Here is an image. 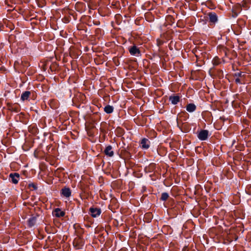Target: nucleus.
Instances as JSON below:
<instances>
[{
	"instance_id": "obj_1",
	"label": "nucleus",
	"mask_w": 251,
	"mask_h": 251,
	"mask_svg": "<svg viewBox=\"0 0 251 251\" xmlns=\"http://www.w3.org/2000/svg\"><path fill=\"white\" fill-rule=\"evenodd\" d=\"M128 50L131 55L138 57L141 55V51L139 48H138L135 45L129 48Z\"/></svg>"
},
{
	"instance_id": "obj_2",
	"label": "nucleus",
	"mask_w": 251,
	"mask_h": 251,
	"mask_svg": "<svg viewBox=\"0 0 251 251\" xmlns=\"http://www.w3.org/2000/svg\"><path fill=\"white\" fill-rule=\"evenodd\" d=\"M9 178L13 183L16 184L20 180V175L17 173H11L9 175Z\"/></svg>"
},
{
	"instance_id": "obj_3",
	"label": "nucleus",
	"mask_w": 251,
	"mask_h": 251,
	"mask_svg": "<svg viewBox=\"0 0 251 251\" xmlns=\"http://www.w3.org/2000/svg\"><path fill=\"white\" fill-rule=\"evenodd\" d=\"M89 211L91 215L94 218H96L100 216L101 212L100 208L94 207L90 208Z\"/></svg>"
},
{
	"instance_id": "obj_4",
	"label": "nucleus",
	"mask_w": 251,
	"mask_h": 251,
	"mask_svg": "<svg viewBox=\"0 0 251 251\" xmlns=\"http://www.w3.org/2000/svg\"><path fill=\"white\" fill-rule=\"evenodd\" d=\"M208 135V131L206 130H202L198 134V137L201 140H205Z\"/></svg>"
},
{
	"instance_id": "obj_5",
	"label": "nucleus",
	"mask_w": 251,
	"mask_h": 251,
	"mask_svg": "<svg viewBox=\"0 0 251 251\" xmlns=\"http://www.w3.org/2000/svg\"><path fill=\"white\" fill-rule=\"evenodd\" d=\"M140 146L143 149H148L150 147V142L148 139L144 138L141 140Z\"/></svg>"
},
{
	"instance_id": "obj_6",
	"label": "nucleus",
	"mask_w": 251,
	"mask_h": 251,
	"mask_svg": "<svg viewBox=\"0 0 251 251\" xmlns=\"http://www.w3.org/2000/svg\"><path fill=\"white\" fill-rule=\"evenodd\" d=\"M104 152L106 155L109 157H112L114 155V152L112 150V147L110 145H109L105 148L104 151Z\"/></svg>"
},
{
	"instance_id": "obj_7",
	"label": "nucleus",
	"mask_w": 251,
	"mask_h": 251,
	"mask_svg": "<svg viewBox=\"0 0 251 251\" xmlns=\"http://www.w3.org/2000/svg\"><path fill=\"white\" fill-rule=\"evenodd\" d=\"M53 214L56 217H62L65 215V212L62 211L59 208H56L53 211Z\"/></svg>"
},
{
	"instance_id": "obj_8",
	"label": "nucleus",
	"mask_w": 251,
	"mask_h": 251,
	"mask_svg": "<svg viewBox=\"0 0 251 251\" xmlns=\"http://www.w3.org/2000/svg\"><path fill=\"white\" fill-rule=\"evenodd\" d=\"M180 100V97L177 95H172L170 96L169 100L173 104H176Z\"/></svg>"
},
{
	"instance_id": "obj_9",
	"label": "nucleus",
	"mask_w": 251,
	"mask_h": 251,
	"mask_svg": "<svg viewBox=\"0 0 251 251\" xmlns=\"http://www.w3.org/2000/svg\"><path fill=\"white\" fill-rule=\"evenodd\" d=\"M209 22L212 24H215L217 22L218 18L216 14L214 12L209 13L208 14Z\"/></svg>"
},
{
	"instance_id": "obj_10",
	"label": "nucleus",
	"mask_w": 251,
	"mask_h": 251,
	"mask_svg": "<svg viewBox=\"0 0 251 251\" xmlns=\"http://www.w3.org/2000/svg\"><path fill=\"white\" fill-rule=\"evenodd\" d=\"M61 194L64 197L69 198L71 195V191L69 188H64L62 189Z\"/></svg>"
},
{
	"instance_id": "obj_11",
	"label": "nucleus",
	"mask_w": 251,
	"mask_h": 251,
	"mask_svg": "<svg viewBox=\"0 0 251 251\" xmlns=\"http://www.w3.org/2000/svg\"><path fill=\"white\" fill-rule=\"evenodd\" d=\"M31 94V93L30 91H25L23 92L21 97V99L23 101H25V100H27L29 98L30 95Z\"/></svg>"
},
{
	"instance_id": "obj_12",
	"label": "nucleus",
	"mask_w": 251,
	"mask_h": 251,
	"mask_svg": "<svg viewBox=\"0 0 251 251\" xmlns=\"http://www.w3.org/2000/svg\"><path fill=\"white\" fill-rule=\"evenodd\" d=\"M186 110L189 112H193L196 109V106L194 103H189L187 105Z\"/></svg>"
},
{
	"instance_id": "obj_13",
	"label": "nucleus",
	"mask_w": 251,
	"mask_h": 251,
	"mask_svg": "<svg viewBox=\"0 0 251 251\" xmlns=\"http://www.w3.org/2000/svg\"><path fill=\"white\" fill-rule=\"evenodd\" d=\"M114 108L112 106L110 105H107L105 106L104 108V111L105 113L107 114L112 113L113 112Z\"/></svg>"
},
{
	"instance_id": "obj_14",
	"label": "nucleus",
	"mask_w": 251,
	"mask_h": 251,
	"mask_svg": "<svg viewBox=\"0 0 251 251\" xmlns=\"http://www.w3.org/2000/svg\"><path fill=\"white\" fill-rule=\"evenodd\" d=\"M36 220L35 217H33L29 218L28 220V225L29 226L31 227L34 226L36 223Z\"/></svg>"
},
{
	"instance_id": "obj_15",
	"label": "nucleus",
	"mask_w": 251,
	"mask_h": 251,
	"mask_svg": "<svg viewBox=\"0 0 251 251\" xmlns=\"http://www.w3.org/2000/svg\"><path fill=\"white\" fill-rule=\"evenodd\" d=\"M169 198V194L167 193L164 192L161 194V200L163 201H166Z\"/></svg>"
},
{
	"instance_id": "obj_16",
	"label": "nucleus",
	"mask_w": 251,
	"mask_h": 251,
	"mask_svg": "<svg viewBox=\"0 0 251 251\" xmlns=\"http://www.w3.org/2000/svg\"><path fill=\"white\" fill-rule=\"evenodd\" d=\"M220 62L219 59L217 57H215L213 60L212 63L214 65H218Z\"/></svg>"
},
{
	"instance_id": "obj_17",
	"label": "nucleus",
	"mask_w": 251,
	"mask_h": 251,
	"mask_svg": "<svg viewBox=\"0 0 251 251\" xmlns=\"http://www.w3.org/2000/svg\"><path fill=\"white\" fill-rule=\"evenodd\" d=\"M28 187L29 188L32 187L35 190L37 189V188L36 185L34 183H29Z\"/></svg>"
},
{
	"instance_id": "obj_18",
	"label": "nucleus",
	"mask_w": 251,
	"mask_h": 251,
	"mask_svg": "<svg viewBox=\"0 0 251 251\" xmlns=\"http://www.w3.org/2000/svg\"><path fill=\"white\" fill-rule=\"evenodd\" d=\"M235 82L237 83H240V79L238 78L235 79Z\"/></svg>"
}]
</instances>
